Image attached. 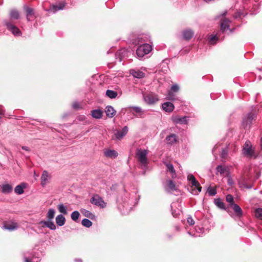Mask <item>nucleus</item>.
Returning a JSON list of instances; mask_svg holds the SVG:
<instances>
[{
	"mask_svg": "<svg viewBox=\"0 0 262 262\" xmlns=\"http://www.w3.org/2000/svg\"><path fill=\"white\" fill-rule=\"evenodd\" d=\"M73 107L75 109H78L79 108V104L78 102H75L73 104Z\"/></svg>",
	"mask_w": 262,
	"mask_h": 262,
	"instance_id": "3c124183",
	"label": "nucleus"
},
{
	"mask_svg": "<svg viewBox=\"0 0 262 262\" xmlns=\"http://www.w3.org/2000/svg\"><path fill=\"white\" fill-rule=\"evenodd\" d=\"M187 179L189 181L191 182L192 181H194L195 180V177L192 174H189L188 175Z\"/></svg>",
	"mask_w": 262,
	"mask_h": 262,
	"instance_id": "09e8293b",
	"label": "nucleus"
},
{
	"mask_svg": "<svg viewBox=\"0 0 262 262\" xmlns=\"http://www.w3.org/2000/svg\"><path fill=\"white\" fill-rule=\"evenodd\" d=\"M55 220L56 224L59 226H63L64 224L66 221L65 217L62 214L58 215L56 216Z\"/></svg>",
	"mask_w": 262,
	"mask_h": 262,
	"instance_id": "5701e85b",
	"label": "nucleus"
},
{
	"mask_svg": "<svg viewBox=\"0 0 262 262\" xmlns=\"http://www.w3.org/2000/svg\"><path fill=\"white\" fill-rule=\"evenodd\" d=\"M214 151H215V147L213 149L212 152H214Z\"/></svg>",
	"mask_w": 262,
	"mask_h": 262,
	"instance_id": "bf43d9fd",
	"label": "nucleus"
},
{
	"mask_svg": "<svg viewBox=\"0 0 262 262\" xmlns=\"http://www.w3.org/2000/svg\"><path fill=\"white\" fill-rule=\"evenodd\" d=\"M105 157L110 158H115L118 156V152L115 150H106L104 151Z\"/></svg>",
	"mask_w": 262,
	"mask_h": 262,
	"instance_id": "6ab92c4d",
	"label": "nucleus"
},
{
	"mask_svg": "<svg viewBox=\"0 0 262 262\" xmlns=\"http://www.w3.org/2000/svg\"><path fill=\"white\" fill-rule=\"evenodd\" d=\"M226 13H227V12H226V11H225V12H224L222 15H226Z\"/></svg>",
	"mask_w": 262,
	"mask_h": 262,
	"instance_id": "4d7b16f0",
	"label": "nucleus"
},
{
	"mask_svg": "<svg viewBox=\"0 0 262 262\" xmlns=\"http://www.w3.org/2000/svg\"><path fill=\"white\" fill-rule=\"evenodd\" d=\"M179 90V87L178 85L175 84L171 86L170 91L171 92H177Z\"/></svg>",
	"mask_w": 262,
	"mask_h": 262,
	"instance_id": "37998d69",
	"label": "nucleus"
},
{
	"mask_svg": "<svg viewBox=\"0 0 262 262\" xmlns=\"http://www.w3.org/2000/svg\"><path fill=\"white\" fill-rule=\"evenodd\" d=\"M65 6L63 3H60L57 5H53L52 7L49 10V11L55 12L56 11L60 10H62Z\"/></svg>",
	"mask_w": 262,
	"mask_h": 262,
	"instance_id": "bb28decb",
	"label": "nucleus"
},
{
	"mask_svg": "<svg viewBox=\"0 0 262 262\" xmlns=\"http://www.w3.org/2000/svg\"><path fill=\"white\" fill-rule=\"evenodd\" d=\"M231 206L235 215L238 217H241L243 215V211L241 208L236 204H232Z\"/></svg>",
	"mask_w": 262,
	"mask_h": 262,
	"instance_id": "aec40b11",
	"label": "nucleus"
},
{
	"mask_svg": "<svg viewBox=\"0 0 262 262\" xmlns=\"http://www.w3.org/2000/svg\"><path fill=\"white\" fill-rule=\"evenodd\" d=\"M80 216V213L78 211H74L71 214V219L74 221H76Z\"/></svg>",
	"mask_w": 262,
	"mask_h": 262,
	"instance_id": "4c0bfd02",
	"label": "nucleus"
},
{
	"mask_svg": "<svg viewBox=\"0 0 262 262\" xmlns=\"http://www.w3.org/2000/svg\"><path fill=\"white\" fill-rule=\"evenodd\" d=\"M103 112L100 109H96L91 111V115L93 118L99 119L102 117Z\"/></svg>",
	"mask_w": 262,
	"mask_h": 262,
	"instance_id": "f3484780",
	"label": "nucleus"
},
{
	"mask_svg": "<svg viewBox=\"0 0 262 262\" xmlns=\"http://www.w3.org/2000/svg\"><path fill=\"white\" fill-rule=\"evenodd\" d=\"M165 189L166 191H174L177 190L175 183L172 180H168L166 182Z\"/></svg>",
	"mask_w": 262,
	"mask_h": 262,
	"instance_id": "4468645a",
	"label": "nucleus"
},
{
	"mask_svg": "<svg viewBox=\"0 0 262 262\" xmlns=\"http://www.w3.org/2000/svg\"><path fill=\"white\" fill-rule=\"evenodd\" d=\"M256 115L254 113H248L244 118L242 122V125L244 128L248 127L254 120Z\"/></svg>",
	"mask_w": 262,
	"mask_h": 262,
	"instance_id": "39448f33",
	"label": "nucleus"
},
{
	"mask_svg": "<svg viewBox=\"0 0 262 262\" xmlns=\"http://www.w3.org/2000/svg\"><path fill=\"white\" fill-rule=\"evenodd\" d=\"M12 191V187L9 184H4L2 186V191L4 193H9Z\"/></svg>",
	"mask_w": 262,
	"mask_h": 262,
	"instance_id": "a878e982",
	"label": "nucleus"
},
{
	"mask_svg": "<svg viewBox=\"0 0 262 262\" xmlns=\"http://www.w3.org/2000/svg\"><path fill=\"white\" fill-rule=\"evenodd\" d=\"M106 95L111 99L115 98L117 96V93L114 91L108 90L106 92Z\"/></svg>",
	"mask_w": 262,
	"mask_h": 262,
	"instance_id": "2f4dec72",
	"label": "nucleus"
},
{
	"mask_svg": "<svg viewBox=\"0 0 262 262\" xmlns=\"http://www.w3.org/2000/svg\"><path fill=\"white\" fill-rule=\"evenodd\" d=\"M172 214H173V216H176V215L174 214V213H173V211L172 212Z\"/></svg>",
	"mask_w": 262,
	"mask_h": 262,
	"instance_id": "13d9d810",
	"label": "nucleus"
},
{
	"mask_svg": "<svg viewBox=\"0 0 262 262\" xmlns=\"http://www.w3.org/2000/svg\"><path fill=\"white\" fill-rule=\"evenodd\" d=\"M130 74L135 78H141L144 76V73L140 70L132 69L129 71Z\"/></svg>",
	"mask_w": 262,
	"mask_h": 262,
	"instance_id": "a211bd4d",
	"label": "nucleus"
},
{
	"mask_svg": "<svg viewBox=\"0 0 262 262\" xmlns=\"http://www.w3.org/2000/svg\"><path fill=\"white\" fill-rule=\"evenodd\" d=\"M226 201L228 202L231 203V206H232V204H234L233 203V198L231 194H228L226 196Z\"/></svg>",
	"mask_w": 262,
	"mask_h": 262,
	"instance_id": "79ce46f5",
	"label": "nucleus"
},
{
	"mask_svg": "<svg viewBox=\"0 0 262 262\" xmlns=\"http://www.w3.org/2000/svg\"><path fill=\"white\" fill-rule=\"evenodd\" d=\"M162 107L164 111L169 113L173 111L174 106L171 102H166L162 104Z\"/></svg>",
	"mask_w": 262,
	"mask_h": 262,
	"instance_id": "f8f14e48",
	"label": "nucleus"
},
{
	"mask_svg": "<svg viewBox=\"0 0 262 262\" xmlns=\"http://www.w3.org/2000/svg\"><path fill=\"white\" fill-rule=\"evenodd\" d=\"M260 145L261 149H262V137H261V139H260Z\"/></svg>",
	"mask_w": 262,
	"mask_h": 262,
	"instance_id": "6e6d98bb",
	"label": "nucleus"
},
{
	"mask_svg": "<svg viewBox=\"0 0 262 262\" xmlns=\"http://www.w3.org/2000/svg\"><path fill=\"white\" fill-rule=\"evenodd\" d=\"M164 164L166 165L167 169L171 173L172 178H175L176 177V171H175V169H174V168L173 167V165L172 164L170 163H166V162H164Z\"/></svg>",
	"mask_w": 262,
	"mask_h": 262,
	"instance_id": "4be33fe9",
	"label": "nucleus"
},
{
	"mask_svg": "<svg viewBox=\"0 0 262 262\" xmlns=\"http://www.w3.org/2000/svg\"><path fill=\"white\" fill-rule=\"evenodd\" d=\"M51 230H55L56 229V226L54 224L53 221H49V223H48L47 227Z\"/></svg>",
	"mask_w": 262,
	"mask_h": 262,
	"instance_id": "a19ab883",
	"label": "nucleus"
},
{
	"mask_svg": "<svg viewBox=\"0 0 262 262\" xmlns=\"http://www.w3.org/2000/svg\"><path fill=\"white\" fill-rule=\"evenodd\" d=\"M82 225L85 227H90L92 225V222L87 219H84L81 221Z\"/></svg>",
	"mask_w": 262,
	"mask_h": 262,
	"instance_id": "c9c22d12",
	"label": "nucleus"
},
{
	"mask_svg": "<svg viewBox=\"0 0 262 262\" xmlns=\"http://www.w3.org/2000/svg\"><path fill=\"white\" fill-rule=\"evenodd\" d=\"M55 211L54 209L51 208L47 214V218L49 221H52L54 217Z\"/></svg>",
	"mask_w": 262,
	"mask_h": 262,
	"instance_id": "7c9ffc66",
	"label": "nucleus"
},
{
	"mask_svg": "<svg viewBox=\"0 0 262 262\" xmlns=\"http://www.w3.org/2000/svg\"><path fill=\"white\" fill-rule=\"evenodd\" d=\"M21 148L24 150H25L26 151H30V149L27 146H22L21 147Z\"/></svg>",
	"mask_w": 262,
	"mask_h": 262,
	"instance_id": "864d4df0",
	"label": "nucleus"
},
{
	"mask_svg": "<svg viewBox=\"0 0 262 262\" xmlns=\"http://www.w3.org/2000/svg\"><path fill=\"white\" fill-rule=\"evenodd\" d=\"M50 176L47 171L44 170L41 177V185L44 187L48 182Z\"/></svg>",
	"mask_w": 262,
	"mask_h": 262,
	"instance_id": "2eb2a0df",
	"label": "nucleus"
},
{
	"mask_svg": "<svg viewBox=\"0 0 262 262\" xmlns=\"http://www.w3.org/2000/svg\"><path fill=\"white\" fill-rule=\"evenodd\" d=\"M217 174L220 173L222 176H225L228 174L229 169L227 167L222 165H218L216 168Z\"/></svg>",
	"mask_w": 262,
	"mask_h": 262,
	"instance_id": "9b49d317",
	"label": "nucleus"
},
{
	"mask_svg": "<svg viewBox=\"0 0 262 262\" xmlns=\"http://www.w3.org/2000/svg\"><path fill=\"white\" fill-rule=\"evenodd\" d=\"M133 109L136 113L141 112V108L140 107L135 106L133 107Z\"/></svg>",
	"mask_w": 262,
	"mask_h": 262,
	"instance_id": "8fccbe9b",
	"label": "nucleus"
},
{
	"mask_svg": "<svg viewBox=\"0 0 262 262\" xmlns=\"http://www.w3.org/2000/svg\"><path fill=\"white\" fill-rule=\"evenodd\" d=\"M214 203L219 208L222 209H225V204L220 199H215Z\"/></svg>",
	"mask_w": 262,
	"mask_h": 262,
	"instance_id": "473e14b6",
	"label": "nucleus"
},
{
	"mask_svg": "<svg viewBox=\"0 0 262 262\" xmlns=\"http://www.w3.org/2000/svg\"><path fill=\"white\" fill-rule=\"evenodd\" d=\"M10 17L12 19H18L19 17V13L16 10H12L10 12Z\"/></svg>",
	"mask_w": 262,
	"mask_h": 262,
	"instance_id": "c756f323",
	"label": "nucleus"
},
{
	"mask_svg": "<svg viewBox=\"0 0 262 262\" xmlns=\"http://www.w3.org/2000/svg\"><path fill=\"white\" fill-rule=\"evenodd\" d=\"M75 261L76 262H82V260L81 259H75Z\"/></svg>",
	"mask_w": 262,
	"mask_h": 262,
	"instance_id": "5fc2aeb1",
	"label": "nucleus"
},
{
	"mask_svg": "<svg viewBox=\"0 0 262 262\" xmlns=\"http://www.w3.org/2000/svg\"><path fill=\"white\" fill-rule=\"evenodd\" d=\"M152 50V47L148 43H144L139 46L136 50V54L139 57H143Z\"/></svg>",
	"mask_w": 262,
	"mask_h": 262,
	"instance_id": "f03ea898",
	"label": "nucleus"
},
{
	"mask_svg": "<svg viewBox=\"0 0 262 262\" xmlns=\"http://www.w3.org/2000/svg\"><path fill=\"white\" fill-rule=\"evenodd\" d=\"M166 139L167 143L171 145L175 143L177 141V136L174 134H171L167 136Z\"/></svg>",
	"mask_w": 262,
	"mask_h": 262,
	"instance_id": "393cba45",
	"label": "nucleus"
},
{
	"mask_svg": "<svg viewBox=\"0 0 262 262\" xmlns=\"http://www.w3.org/2000/svg\"><path fill=\"white\" fill-rule=\"evenodd\" d=\"M144 99L147 104H154L158 101L159 98L157 95L151 93L145 95Z\"/></svg>",
	"mask_w": 262,
	"mask_h": 262,
	"instance_id": "20e7f679",
	"label": "nucleus"
},
{
	"mask_svg": "<svg viewBox=\"0 0 262 262\" xmlns=\"http://www.w3.org/2000/svg\"><path fill=\"white\" fill-rule=\"evenodd\" d=\"M255 215L256 217L262 220V208H257L255 211Z\"/></svg>",
	"mask_w": 262,
	"mask_h": 262,
	"instance_id": "e433bc0d",
	"label": "nucleus"
},
{
	"mask_svg": "<svg viewBox=\"0 0 262 262\" xmlns=\"http://www.w3.org/2000/svg\"><path fill=\"white\" fill-rule=\"evenodd\" d=\"M208 194L210 196H214L216 194V190L214 188L209 187L208 189Z\"/></svg>",
	"mask_w": 262,
	"mask_h": 262,
	"instance_id": "58836bf2",
	"label": "nucleus"
},
{
	"mask_svg": "<svg viewBox=\"0 0 262 262\" xmlns=\"http://www.w3.org/2000/svg\"><path fill=\"white\" fill-rule=\"evenodd\" d=\"M194 34L193 32L191 30H186L183 32V37L186 40H189Z\"/></svg>",
	"mask_w": 262,
	"mask_h": 262,
	"instance_id": "cd10ccee",
	"label": "nucleus"
},
{
	"mask_svg": "<svg viewBox=\"0 0 262 262\" xmlns=\"http://www.w3.org/2000/svg\"><path fill=\"white\" fill-rule=\"evenodd\" d=\"M105 112L107 117L109 118H113L116 114V111L114 108L110 105L107 106L105 108Z\"/></svg>",
	"mask_w": 262,
	"mask_h": 262,
	"instance_id": "dca6fc26",
	"label": "nucleus"
},
{
	"mask_svg": "<svg viewBox=\"0 0 262 262\" xmlns=\"http://www.w3.org/2000/svg\"><path fill=\"white\" fill-rule=\"evenodd\" d=\"M172 122L175 124H186L188 123L187 117L173 116L171 118Z\"/></svg>",
	"mask_w": 262,
	"mask_h": 262,
	"instance_id": "6e6552de",
	"label": "nucleus"
},
{
	"mask_svg": "<svg viewBox=\"0 0 262 262\" xmlns=\"http://www.w3.org/2000/svg\"><path fill=\"white\" fill-rule=\"evenodd\" d=\"M230 21L228 19H223L221 23V29L222 31H226L229 28V23Z\"/></svg>",
	"mask_w": 262,
	"mask_h": 262,
	"instance_id": "b1692460",
	"label": "nucleus"
},
{
	"mask_svg": "<svg viewBox=\"0 0 262 262\" xmlns=\"http://www.w3.org/2000/svg\"><path fill=\"white\" fill-rule=\"evenodd\" d=\"M5 24L7 29L10 30L14 35L19 36L21 35L20 30L16 26L12 25L8 21H5Z\"/></svg>",
	"mask_w": 262,
	"mask_h": 262,
	"instance_id": "423d86ee",
	"label": "nucleus"
},
{
	"mask_svg": "<svg viewBox=\"0 0 262 262\" xmlns=\"http://www.w3.org/2000/svg\"><path fill=\"white\" fill-rule=\"evenodd\" d=\"M148 154L147 150L138 149L136 152L137 159L140 164L145 167L148 164V160L147 158Z\"/></svg>",
	"mask_w": 262,
	"mask_h": 262,
	"instance_id": "f257e3e1",
	"label": "nucleus"
},
{
	"mask_svg": "<svg viewBox=\"0 0 262 262\" xmlns=\"http://www.w3.org/2000/svg\"><path fill=\"white\" fill-rule=\"evenodd\" d=\"M217 39L216 35H212L209 39V42L211 44H213V41Z\"/></svg>",
	"mask_w": 262,
	"mask_h": 262,
	"instance_id": "de8ad7c7",
	"label": "nucleus"
},
{
	"mask_svg": "<svg viewBox=\"0 0 262 262\" xmlns=\"http://www.w3.org/2000/svg\"><path fill=\"white\" fill-rule=\"evenodd\" d=\"M26 187V184L24 183H21L16 186L14 189V192L18 194H21L24 193V189Z\"/></svg>",
	"mask_w": 262,
	"mask_h": 262,
	"instance_id": "412c9836",
	"label": "nucleus"
},
{
	"mask_svg": "<svg viewBox=\"0 0 262 262\" xmlns=\"http://www.w3.org/2000/svg\"><path fill=\"white\" fill-rule=\"evenodd\" d=\"M243 154L248 157H251L254 155V151L252 148V145L249 141H247L243 149Z\"/></svg>",
	"mask_w": 262,
	"mask_h": 262,
	"instance_id": "0eeeda50",
	"label": "nucleus"
},
{
	"mask_svg": "<svg viewBox=\"0 0 262 262\" xmlns=\"http://www.w3.org/2000/svg\"><path fill=\"white\" fill-rule=\"evenodd\" d=\"M59 211L64 214H67V208L63 204L61 203L58 205Z\"/></svg>",
	"mask_w": 262,
	"mask_h": 262,
	"instance_id": "f704fd0d",
	"label": "nucleus"
},
{
	"mask_svg": "<svg viewBox=\"0 0 262 262\" xmlns=\"http://www.w3.org/2000/svg\"><path fill=\"white\" fill-rule=\"evenodd\" d=\"M90 202L92 204L101 208L106 207V203L104 202L102 198L98 194L94 195L91 198Z\"/></svg>",
	"mask_w": 262,
	"mask_h": 262,
	"instance_id": "7ed1b4c3",
	"label": "nucleus"
},
{
	"mask_svg": "<svg viewBox=\"0 0 262 262\" xmlns=\"http://www.w3.org/2000/svg\"><path fill=\"white\" fill-rule=\"evenodd\" d=\"M48 223L49 220H48L47 221H41L39 222L38 224L40 226V227L44 228L45 227H47Z\"/></svg>",
	"mask_w": 262,
	"mask_h": 262,
	"instance_id": "c03bdc74",
	"label": "nucleus"
},
{
	"mask_svg": "<svg viewBox=\"0 0 262 262\" xmlns=\"http://www.w3.org/2000/svg\"><path fill=\"white\" fill-rule=\"evenodd\" d=\"M228 155V151L226 149H224L222 150V154H221V157L223 159H225L226 158L227 156Z\"/></svg>",
	"mask_w": 262,
	"mask_h": 262,
	"instance_id": "a18cd8bd",
	"label": "nucleus"
},
{
	"mask_svg": "<svg viewBox=\"0 0 262 262\" xmlns=\"http://www.w3.org/2000/svg\"><path fill=\"white\" fill-rule=\"evenodd\" d=\"M167 98L168 99H169L170 100H172V101L176 100L175 95L173 94L172 92H171V91L168 92L167 95Z\"/></svg>",
	"mask_w": 262,
	"mask_h": 262,
	"instance_id": "ea45409f",
	"label": "nucleus"
},
{
	"mask_svg": "<svg viewBox=\"0 0 262 262\" xmlns=\"http://www.w3.org/2000/svg\"><path fill=\"white\" fill-rule=\"evenodd\" d=\"M128 130V129L127 126H124L120 130H117L115 134L116 138L119 140L122 139L127 134Z\"/></svg>",
	"mask_w": 262,
	"mask_h": 262,
	"instance_id": "1a4fd4ad",
	"label": "nucleus"
},
{
	"mask_svg": "<svg viewBox=\"0 0 262 262\" xmlns=\"http://www.w3.org/2000/svg\"><path fill=\"white\" fill-rule=\"evenodd\" d=\"M18 228V225L17 223L14 221H11L10 222L5 224L3 228L5 230H8L9 231H13L17 229Z\"/></svg>",
	"mask_w": 262,
	"mask_h": 262,
	"instance_id": "9d476101",
	"label": "nucleus"
},
{
	"mask_svg": "<svg viewBox=\"0 0 262 262\" xmlns=\"http://www.w3.org/2000/svg\"><path fill=\"white\" fill-rule=\"evenodd\" d=\"M25 9L26 12V17L27 20L28 21H31L34 19L35 16L33 9L28 7H25Z\"/></svg>",
	"mask_w": 262,
	"mask_h": 262,
	"instance_id": "ddd939ff",
	"label": "nucleus"
},
{
	"mask_svg": "<svg viewBox=\"0 0 262 262\" xmlns=\"http://www.w3.org/2000/svg\"><path fill=\"white\" fill-rule=\"evenodd\" d=\"M188 223L190 225H193L194 224V221L191 216H188L187 219Z\"/></svg>",
	"mask_w": 262,
	"mask_h": 262,
	"instance_id": "49530a36",
	"label": "nucleus"
},
{
	"mask_svg": "<svg viewBox=\"0 0 262 262\" xmlns=\"http://www.w3.org/2000/svg\"><path fill=\"white\" fill-rule=\"evenodd\" d=\"M81 212L84 216L89 217L92 220H93L95 218V215H94L92 212H91L89 210L83 209L81 210Z\"/></svg>",
	"mask_w": 262,
	"mask_h": 262,
	"instance_id": "c85d7f7f",
	"label": "nucleus"
},
{
	"mask_svg": "<svg viewBox=\"0 0 262 262\" xmlns=\"http://www.w3.org/2000/svg\"><path fill=\"white\" fill-rule=\"evenodd\" d=\"M228 183L230 185H232L233 184V181L231 178H229L228 179Z\"/></svg>",
	"mask_w": 262,
	"mask_h": 262,
	"instance_id": "603ef678",
	"label": "nucleus"
},
{
	"mask_svg": "<svg viewBox=\"0 0 262 262\" xmlns=\"http://www.w3.org/2000/svg\"><path fill=\"white\" fill-rule=\"evenodd\" d=\"M190 182L192 186H194L195 188H197L198 191L196 192V194H198L199 192L201 191L202 187L200 186V183L196 180V179Z\"/></svg>",
	"mask_w": 262,
	"mask_h": 262,
	"instance_id": "72a5a7b5",
	"label": "nucleus"
}]
</instances>
